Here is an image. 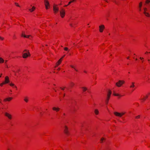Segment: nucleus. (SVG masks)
<instances>
[{"label": "nucleus", "instance_id": "1", "mask_svg": "<svg viewBox=\"0 0 150 150\" xmlns=\"http://www.w3.org/2000/svg\"><path fill=\"white\" fill-rule=\"evenodd\" d=\"M125 83L124 81L119 80L118 82L116 83V85L118 87H120Z\"/></svg>", "mask_w": 150, "mask_h": 150}, {"label": "nucleus", "instance_id": "2", "mask_svg": "<svg viewBox=\"0 0 150 150\" xmlns=\"http://www.w3.org/2000/svg\"><path fill=\"white\" fill-rule=\"evenodd\" d=\"M4 115L7 117L9 120H11L12 118V115L7 112H5L4 113Z\"/></svg>", "mask_w": 150, "mask_h": 150}, {"label": "nucleus", "instance_id": "3", "mask_svg": "<svg viewBox=\"0 0 150 150\" xmlns=\"http://www.w3.org/2000/svg\"><path fill=\"white\" fill-rule=\"evenodd\" d=\"M114 115L116 116L119 117H121L122 115L125 114V112H122L120 113L117 112H114Z\"/></svg>", "mask_w": 150, "mask_h": 150}, {"label": "nucleus", "instance_id": "4", "mask_svg": "<svg viewBox=\"0 0 150 150\" xmlns=\"http://www.w3.org/2000/svg\"><path fill=\"white\" fill-rule=\"evenodd\" d=\"M60 13L61 17L62 18H63L65 15L64 10L62 8L61 10L60 11Z\"/></svg>", "mask_w": 150, "mask_h": 150}, {"label": "nucleus", "instance_id": "5", "mask_svg": "<svg viewBox=\"0 0 150 150\" xmlns=\"http://www.w3.org/2000/svg\"><path fill=\"white\" fill-rule=\"evenodd\" d=\"M144 12H143L144 13V14L145 16L148 17H149L150 16V15L149 13L147 12L146 11H147V9L146 8H144Z\"/></svg>", "mask_w": 150, "mask_h": 150}, {"label": "nucleus", "instance_id": "6", "mask_svg": "<svg viewBox=\"0 0 150 150\" xmlns=\"http://www.w3.org/2000/svg\"><path fill=\"white\" fill-rule=\"evenodd\" d=\"M64 133L67 135L69 134V132L68 131V127L65 126L64 128Z\"/></svg>", "mask_w": 150, "mask_h": 150}, {"label": "nucleus", "instance_id": "7", "mask_svg": "<svg viewBox=\"0 0 150 150\" xmlns=\"http://www.w3.org/2000/svg\"><path fill=\"white\" fill-rule=\"evenodd\" d=\"M30 56V54L29 52V51H28V53H24L23 55V57L24 58H26L28 56Z\"/></svg>", "mask_w": 150, "mask_h": 150}, {"label": "nucleus", "instance_id": "8", "mask_svg": "<svg viewBox=\"0 0 150 150\" xmlns=\"http://www.w3.org/2000/svg\"><path fill=\"white\" fill-rule=\"evenodd\" d=\"M99 31L100 32L102 33L103 32V29L105 28V26L103 25H101L99 26Z\"/></svg>", "mask_w": 150, "mask_h": 150}, {"label": "nucleus", "instance_id": "9", "mask_svg": "<svg viewBox=\"0 0 150 150\" xmlns=\"http://www.w3.org/2000/svg\"><path fill=\"white\" fill-rule=\"evenodd\" d=\"M5 84L8 83L9 82V78L8 76H6L5 77V81L4 82Z\"/></svg>", "mask_w": 150, "mask_h": 150}, {"label": "nucleus", "instance_id": "10", "mask_svg": "<svg viewBox=\"0 0 150 150\" xmlns=\"http://www.w3.org/2000/svg\"><path fill=\"white\" fill-rule=\"evenodd\" d=\"M111 94V91H109L107 95V100H109Z\"/></svg>", "mask_w": 150, "mask_h": 150}, {"label": "nucleus", "instance_id": "11", "mask_svg": "<svg viewBox=\"0 0 150 150\" xmlns=\"http://www.w3.org/2000/svg\"><path fill=\"white\" fill-rule=\"evenodd\" d=\"M53 10L54 12V13H56V12L58 11L59 9L58 8H57L56 6H53Z\"/></svg>", "mask_w": 150, "mask_h": 150}, {"label": "nucleus", "instance_id": "12", "mask_svg": "<svg viewBox=\"0 0 150 150\" xmlns=\"http://www.w3.org/2000/svg\"><path fill=\"white\" fill-rule=\"evenodd\" d=\"M47 0H45L44 3L45 6H50L49 3Z\"/></svg>", "mask_w": 150, "mask_h": 150}, {"label": "nucleus", "instance_id": "13", "mask_svg": "<svg viewBox=\"0 0 150 150\" xmlns=\"http://www.w3.org/2000/svg\"><path fill=\"white\" fill-rule=\"evenodd\" d=\"M35 9V7L34 6H33L32 8H29L28 10L30 12H32L34 11Z\"/></svg>", "mask_w": 150, "mask_h": 150}, {"label": "nucleus", "instance_id": "14", "mask_svg": "<svg viewBox=\"0 0 150 150\" xmlns=\"http://www.w3.org/2000/svg\"><path fill=\"white\" fill-rule=\"evenodd\" d=\"M59 109H60L59 108H56V107H54L52 108V109L56 111L57 112L59 111Z\"/></svg>", "mask_w": 150, "mask_h": 150}, {"label": "nucleus", "instance_id": "15", "mask_svg": "<svg viewBox=\"0 0 150 150\" xmlns=\"http://www.w3.org/2000/svg\"><path fill=\"white\" fill-rule=\"evenodd\" d=\"M24 100L25 102L27 103L28 101V97H25L24 98Z\"/></svg>", "mask_w": 150, "mask_h": 150}, {"label": "nucleus", "instance_id": "16", "mask_svg": "<svg viewBox=\"0 0 150 150\" xmlns=\"http://www.w3.org/2000/svg\"><path fill=\"white\" fill-rule=\"evenodd\" d=\"M12 99V98H6L4 99V101H6V100L10 101V100H11Z\"/></svg>", "mask_w": 150, "mask_h": 150}, {"label": "nucleus", "instance_id": "17", "mask_svg": "<svg viewBox=\"0 0 150 150\" xmlns=\"http://www.w3.org/2000/svg\"><path fill=\"white\" fill-rule=\"evenodd\" d=\"M21 36L24 37V38H29V37H30L29 35L27 36V35H24V34L23 33H22L21 35Z\"/></svg>", "mask_w": 150, "mask_h": 150}, {"label": "nucleus", "instance_id": "18", "mask_svg": "<svg viewBox=\"0 0 150 150\" xmlns=\"http://www.w3.org/2000/svg\"><path fill=\"white\" fill-rule=\"evenodd\" d=\"M81 88L82 89L83 91V92H85L87 90V88L86 87H82Z\"/></svg>", "mask_w": 150, "mask_h": 150}, {"label": "nucleus", "instance_id": "19", "mask_svg": "<svg viewBox=\"0 0 150 150\" xmlns=\"http://www.w3.org/2000/svg\"><path fill=\"white\" fill-rule=\"evenodd\" d=\"M113 2L116 4H118L119 1L117 0H113Z\"/></svg>", "mask_w": 150, "mask_h": 150}, {"label": "nucleus", "instance_id": "20", "mask_svg": "<svg viewBox=\"0 0 150 150\" xmlns=\"http://www.w3.org/2000/svg\"><path fill=\"white\" fill-rule=\"evenodd\" d=\"M62 60L60 59L58 62L57 63L56 65L57 66L59 65L61 62Z\"/></svg>", "mask_w": 150, "mask_h": 150}, {"label": "nucleus", "instance_id": "21", "mask_svg": "<svg viewBox=\"0 0 150 150\" xmlns=\"http://www.w3.org/2000/svg\"><path fill=\"white\" fill-rule=\"evenodd\" d=\"M94 112L96 115H97L99 113V111L97 109H96L95 110Z\"/></svg>", "mask_w": 150, "mask_h": 150}, {"label": "nucleus", "instance_id": "22", "mask_svg": "<svg viewBox=\"0 0 150 150\" xmlns=\"http://www.w3.org/2000/svg\"><path fill=\"white\" fill-rule=\"evenodd\" d=\"M134 82H132V84L130 86V88H134Z\"/></svg>", "mask_w": 150, "mask_h": 150}, {"label": "nucleus", "instance_id": "23", "mask_svg": "<svg viewBox=\"0 0 150 150\" xmlns=\"http://www.w3.org/2000/svg\"><path fill=\"white\" fill-rule=\"evenodd\" d=\"M4 62V60L2 58L0 57V63H3Z\"/></svg>", "mask_w": 150, "mask_h": 150}, {"label": "nucleus", "instance_id": "24", "mask_svg": "<svg viewBox=\"0 0 150 150\" xmlns=\"http://www.w3.org/2000/svg\"><path fill=\"white\" fill-rule=\"evenodd\" d=\"M10 86H14L15 88H17V87L15 86L14 84L12 83H11L10 84Z\"/></svg>", "mask_w": 150, "mask_h": 150}, {"label": "nucleus", "instance_id": "25", "mask_svg": "<svg viewBox=\"0 0 150 150\" xmlns=\"http://www.w3.org/2000/svg\"><path fill=\"white\" fill-rule=\"evenodd\" d=\"M142 2H141L139 3V11H141V6H142Z\"/></svg>", "mask_w": 150, "mask_h": 150}, {"label": "nucleus", "instance_id": "26", "mask_svg": "<svg viewBox=\"0 0 150 150\" xmlns=\"http://www.w3.org/2000/svg\"><path fill=\"white\" fill-rule=\"evenodd\" d=\"M70 66L72 68H74V69L76 71H78V70L76 69L75 67H74L73 66V65H70Z\"/></svg>", "mask_w": 150, "mask_h": 150}, {"label": "nucleus", "instance_id": "27", "mask_svg": "<svg viewBox=\"0 0 150 150\" xmlns=\"http://www.w3.org/2000/svg\"><path fill=\"white\" fill-rule=\"evenodd\" d=\"M74 85V83L73 82H71L70 84V86L71 87H73Z\"/></svg>", "mask_w": 150, "mask_h": 150}, {"label": "nucleus", "instance_id": "28", "mask_svg": "<svg viewBox=\"0 0 150 150\" xmlns=\"http://www.w3.org/2000/svg\"><path fill=\"white\" fill-rule=\"evenodd\" d=\"M76 1V0H73L72 1H70L69 2V3L68 4V5H69L71 3L73 2L74 1Z\"/></svg>", "mask_w": 150, "mask_h": 150}, {"label": "nucleus", "instance_id": "29", "mask_svg": "<svg viewBox=\"0 0 150 150\" xmlns=\"http://www.w3.org/2000/svg\"><path fill=\"white\" fill-rule=\"evenodd\" d=\"M113 94L114 96H120V95L118 94H116V93H113Z\"/></svg>", "mask_w": 150, "mask_h": 150}, {"label": "nucleus", "instance_id": "30", "mask_svg": "<svg viewBox=\"0 0 150 150\" xmlns=\"http://www.w3.org/2000/svg\"><path fill=\"white\" fill-rule=\"evenodd\" d=\"M5 84V83L3 82L1 83H0V86H2L4 84Z\"/></svg>", "mask_w": 150, "mask_h": 150}, {"label": "nucleus", "instance_id": "31", "mask_svg": "<svg viewBox=\"0 0 150 150\" xmlns=\"http://www.w3.org/2000/svg\"><path fill=\"white\" fill-rule=\"evenodd\" d=\"M104 140V138H102L100 139V141L101 142H103V140Z\"/></svg>", "mask_w": 150, "mask_h": 150}, {"label": "nucleus", "instance_id": "32", "mask_svg": "<svg viewBox=\"0 0 150 150\" xmlns=\"http://www.w3.org/2000/svg\"><path fill=\"white\" fill-rule=\"evenodd\" d=\"M148 98V96H146V98H144L142 99V100H143V101H144L145 100L146 98Z\"/></svg>", "mask_w": 150, "mask_h": 150}, {"label": "nucleus", "instance_id": "33", "mask_svg": "<svg viewBox=\"0 0 150 150\" xmlns=\"http://www.w3.org/2000/svg\"><path fill=\"white\" fill-rule=\"evenodd\" d=\"M15 4L17 6H18V7H20V6H19V5H18V3H15Z\"/></svg>", "mask_w": 150, "mask_h": 150}, {"label": "nucleus", "instance_id": "34", "mask_svg": "<svg viewBox=\"0 0 150 150\" xmlns=\"http://www.w3.org/2000/svg\"><path fill=\"white\" fill-rule=\"evenodd\" d=\"M64 50L65 51H67L68 50V48L67 47H65L64 48Z\"/></svg>", "mask_w": 150, "mask_h": 150}, {"label": "nucleus", "instance_id": "35", "mask_svg": "<svg viewBox=\"0 0 150 150\" xmlns=\"http://www.w3.org/2000/svg\"><path fill=\"white\" fill-rule=\"evenodd\" d=\"M150 2V0H147L146 1V2L147 3H149Z\"/></svg>", "mask_w": 150, "mask_h": 150}, {"label": "nucleus", "instance_id": "36", "mask_svg": "<svg viewBox=\"0 0 150 150\" xmlns=\"http://www.w3.org/2000/svg\"><path fill=\"white\" fill-rule=\"evenodd\" d=\"M4 39V38L1 37L0 36V40H3Z\"/></svg>", "mask_w": 150, "mask_h": 150}, {"label": "nucleus", "instance_id": "37", "mask_svg": "<svg viewBox=\"0 0 150 150\" xmlns=\"http://www.w3.org/2000/svg\"><path fill=\"white\" fill-rule=\"evenodd\" d=\"M140 117V115H138L136 117V118H139Z\"/></svg>", "mask_w": 150, "mask_h": 150}, {"label": "nucleus", "instance_id": "38", "mask_svg": "<svg viewBox=\"0 0 150 150\" xmlns=\"http://www.w3.org/2000/svg\"><path fill=\"white\" fill-rule=\"evenodd\" d=\"M45 6L46 9H47L48 8V7L49 6Z\"/></svg>", "mask_w": 150, "mask_h": 150}, {"label": "nucleus", "instance_id": "39", "mask_svg": "<svg viewBox=\"0 0 150 150\" xmlns=\"http://www.w3.org/2000/svg\"><path fill=\"white\" fill-rule=\"evenodd\" d=\"M70 25L71 27H73V24H71V23L70 24Z\"/></svg>", "mask_w": 150, "mask_h": 150}, {"label": "nucleus", "instance_id": "40", "mask_svg": "<svg viewBox=\"0 0 150 150\" xmlns=\"http://www.w3.org/2000/svg\"><path fill=\"white\" fill-rule=\"evenodd\" d=\"M29 51L28 50H24V52H28V51Z\"/></svg>", "mask_w": 150, "mask_h": 150}, {"label": "nucleus", "instance_id": "41", "mask_svg": "<svg viewBox=\"0 0 150 150\" xmlns=\"http://www.w3.org/2000/svg\"><path fill=\"white\" fill-rule=\"evenodd\" d=\"M108 100H106V103L107 104L108 103Z\"/></svg>", "mask_w": 150, "mask_h": 150}, {"label": "nucleus", "instance_id": "42", "mask_svg": "<svg viewBox=\"0 0 150 150\" xmlns=\"http://www.w3.org/2000/svg\"><path fill=\"white\" fill-rule=\"evenodd\" d=\"M140 59H141V60H142L143 59H144L143 58H142V57H140Z\"/></svg>", "mask_w": 150, "mask_h": 150}, {"label": "nucleus", "instance_id": "43", "mask_svg": "<svg viewBox=\"0 0 150 150\" xmlns=\"http://www.w3.org/2000/svg\"><path fill=\"white\" fill-rule=\"evenodd\" d=\"M65 56V55H64L63 56V57H62V58L61 59H60L62 60V58H63V57Z\"/></svg>", "mask_w": 150, "mask_h": 150}, {"label": "nucleus", "instance_id": "44", "mask_svg": "<svg viewBox=\"0 0 150 150\" xmlns=\"http://www.w3.org/2000/svg\"><path fill=\"white\" fill-rule=\"evenodd\" d=\"M60 88L62 90H64V88H61V87Z\"/></svg>", "mask_w": 150, "mask_h": 150}, {"label": "nucleus", "instance_id": "45", "mask_svg": "<svg viewBox=\"0 0 150 150\" xmlns=\"http://www.w3.org/2000/svg\"><path fill=\"white\" fill-rule=\"evenodd\" d=\"M84 72L85 73H87L86 71H84Z\"/></svg>", "mask_w": 150, "mask_h": 150}, {"label": "nucleus", "instance_id": "46", "mask_svg": "<svg viewBox=\"0 0 150 150\" xmlns=\"http://www.w3.org/2000/svg\"><path fill=\"white\" fill-rule=\"evenodd\" d=\"M68 5V4L67 5H66L64 6L66 7V6H67Z\"/></svg>", "mask_w": 150, "mask_h": 150}, {"label": "nucleus", "instance_id": "47", "mask_svg": "<svg viewBox=\"0 0 150 150\" xmlns=\"http://www.w3.org/2000/svg\"><path fill=\"white\" fill-rule=\"evenodd\" d=\"M2 74H1L0 75V78H1V75H2Z\"/></svg>", "mask_w": 150, "mask_h": 150}, {"label": "nucleus", "instance_id": "48", "mask_svg": "<svg viewBox=\"0 0 150 150\" xmlns=\"http://www.w3.org/2000/svg\"><path fill=\"white\" fill-rule=\"evenodd\" d=\"M148 52H146L145 53V54H146V53H148Z\"/></svg>", "mask_w": 150, "mask_h": 150}, {"label": "nucleus", "instance_id": "49", "mask_svg": "<svg viewBox=\"0 0 150 150\" xmlns=\"http://www.w3.org/2000/svg\"><path fill=\"white\" fill-rule=\"evenodd\" d=\"M15 38V35H14V36H13V38H14V39Z\"/></svg>", "mask_w": 150, "mask_h": 150}, {"label": "nucleus", "instance_id": "50", "mask_svg": "<svg viewBox=\"0 0 150 150\" xmlns=\"http://www.w3.org/2000/svg\"><path fill=\"white\" fill-rule=\"evenodd\" d=\"M106 2H108L107 0H104Z\"/></svg>", "mask_w": 150, "mask_h": 150}, {"label": "nucleus", "instance_id": "51", "mask_svg": "<svg viewBox=\"0 0 150 150\" xmlns=\"http://www.w3.org/2000/svg\"><path fill=\"white\" fill-rule=\"evenodd\" d=\"M148 61H150V59H148Z\"/></svg>", "mask_w": 150, "mask_h": 150}, {"label": "nucleus", "instance_id": "52", "mask_svg": "<svg viewBox=\"0 0 150 150\" xmlns=\"http://www.w3.org/2000/svg\"><path fill=\"white\" fill-rule=\"evenodd\" d=\"M7 60H6V61H5V63H6L7 62Z\"/></svg>", "mask_w": 150, "mask_h": 150}, {"label": "nucleus", "instance_id": "53", "mask_svg": "<svg viewBox=\"0 0 150 150\" xmlns=\"http://www.w3.org/2000/svg\"><path fill=\"white\" fill-rule=\"evenodd\" d=\"M129 57H127V59H129Z\"/></svg>", "mask_w": 150, "mask_h": 150}, {"label": "nucleus", "instance_id": "54", "mask_svg": "<svg viewBox=\"0 0 150 150\" xmlns=\"http://www.w3.org/2000/svg\"><path fill=\"white\" fill-rule=\"evenodd\" d=\"M63 115H65V114L64 113L63 114Z\"/></svg>", "mask_w": 150, "mask_h": 150}, {"label": "nucleus", "instance_id": "55", "mask_svg": "<svg viewBox=\"0 0 150 150\" xmlns=\"http://www.w3.org/2000/svg\"><path fill=\"white\" fill-rule=\"evenodd\" d=\"M7 150H10L9 149H8Z\"/></svg>", "mask_w": 150, "mask_h": 150}, {"label": "nucleus", "instance_id": "56", "mask_svg": "<svg viewBox=\"0 0 150 150\" xmlns=\"http://www.w3.org/2000/svg\"><path fill=\"white\" fill-rule=\"evenodd\" d=\"M40 114H41V115H42V113H41V112H40Z\"/></svg>", "mask_w": 150, "mask_h": 150}, {"label": "nucleus", "instance_id": "57", "mask_svg": "<svg viewBox=\"0 0 150 150\" xmlns=\"http://www.w3.org/2000/svg\"><path fill=\"white\" fill-rule=\"evenodd\" d=\"M6 67H7V68H8V66H7V65L6 66Z\"/></svg>", "mask_w": 150, "mask_h": 150}, {"label": "nucleus", "instance_id": "58", "mask_svg": "<svg viewBox=\"0 0 150 150\" xmlns=\"http://www.w3.org/2000/svg\"><path fill=\"white\" fill-rule=\"evenodd\" d=\"M65 95V94H64V96Z\"/></svg>", "mask_w": 150, "mask_h": 150}, {"label": "nucleus", "instance_id": "59", "mask_svg": "<svg viewBox=\"0 0 150 150\" xmlns=\"http://www.w3.org/2000/svg\"><path fill=\"white\" fill-rule=\"evenodd\" d=\"M58 69L59 70L60 69H59H59Z\"/></svg>", "mask_w": 150, "mask_h": 150}, {"label": "nucleus", "instance_id": "60", "mask_svg": "<svg viewBox=\"0 0 150 150\" xmlns=\"http://www.w3.org/2000/svg\"><path fill=\"white\" fill-rule=\"evenodd\" d=\"M136 60H137V59H136Z\"/></svg>", "mask_w": 150, "mask_h": 150}, {"label": "nucleus", "instance_id": "61", "mask_svg": "<svg viewBox=\"0 0 150 150\" xmlns=\"http://www.w3.org/2000/svg\"><path fill=\"white\" fill-rule=\"evenodd\" d=\"M55 92H56V90H55Z\"/></svg>", "mask_w": 150, "mask_h": 150}]
</instances>
